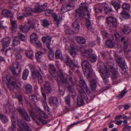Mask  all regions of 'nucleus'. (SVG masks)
<instances>
[{
    "instance_id": "f257e3e1",
    "label": "nucleus",
    "mask_w": 131,
    "mask_h": 131,
    "mask_svg": "<svg viewBox=\"0 0 131 131\" xmlns=\"http://www.w3.org/2000/svg\"><path fill=\"white\" fill-rule=\"evenodd\" d=\"M110 64L108 63H105L103 67L100 66L98 68V70L104 83H108V80L107 77H109L111 76L113 82H115L114 83H117L119 82V74L117 70Z\"/></svg>"
},
{
    "instance_id": "f03ea898",
    "label": "nucleus",
    "mask_w": 131,
    "mask_h": 131,
    "mask_svg": "<svg viewBox=\"0 0 131 131\" xmlns=\"http://www.w3.org/2000/svg\"><path fill=\"white\" fill-rule=\"evenodd\" d=\"M35 110L34 109L32 110L29 111V112L30 115L37 124L40 125L41 123H44L45 121L42 119L41 117L47 118L48 117L47 115L40 110H39L35 113Z\"/></svg>"
},
{
    "instance_id": "7ed1b4c3",
    "label": "nucleus",
    "mask_w": 131,
    "mask_h": 131,
    "mask_svg": "<svg viewBox=\"0 0 131 131\" xmlns=\"http://www.w3.org/2000/svg\"><path fill=\"white\" fill-rule=\"evenodd\" d=\"M10 69L14 77L17 78L18 80V82L20 85L21 82L20 81V74L21 71V67L20 63L16 62L13 63L12 67H10Z\"/></svg>"
},
{
    "instance_id": "20e7f679",
    "label": "nucleus",
    "mask_w": 131,
    "mask_h": 131,
    "mask_svg": "<svg viewBox=\"0 0 131 131\" xmlns=\"http://www.w3.org/2000/svg\"><path fill=\"white\" fill-rule=\"evenodd\" d=\"M77 89L80 94V96L78 97L77 99V105L81 106L84 105V100L87 103H88L90 99H89L84 91L82 89V88L81 86L77 85Z\"/></svg>"
},
{
    "instance_id": "39448f33",
    "label": "nucleus",
    "mask_w": 131,
    "mask_h": 131,
    "mask_svg": "<svg viewBox=\"0 0 131 131\" xmlns=\"http://www.w3.org/2000/svg\"><path fill=\"white\" fill-rule=\"evenodd\" d=\"M1 42L3 47V48L1 50V51L3 54L6 55L7 54V52H9L12 50V48L9 47L8 49L7 48L8 47L11 42V39L8 37L2 39Z\"/></svg>"
},
{
    "instance_id": "423d86ee",
    "label": "nucleus",
    "mask_w": 131,
    "mask_h": 131,
    "mask_svg": "<svg viewBox=\"0 0 131 131\" xmlns=\"http://www.w3.org/2000/svg\"><path fill=\"white\" fill-rule=\"evenodd\" d=\"M81 65L83 68V71L84 75L87 78H89L91 76L92 71V70L89 62L86 60H82L81 62Z\"/></svg>"
},
{
    "instance_id": "0eeeda50",
    "label": "nucleus",
    "mask_w": 131,
    "mask_h": 131,
    "mask_svg": "<svg viewBox=\"0 0 131 131\" xmlns=\"http://www.w3.org/2000/svg\"><path fill=\"white\" fill-rule=\"evenodd\" d=\"M6 112L8 114L11 115V123L16 124V120L14 115L13 113L15 111V108L13 106L11 105L10 103H8L6 105Z\"/></svg>"
},
{
    "instance_id": "6e6552de",
    "label": "nucleus",
    "mask_w": 131,
    "mask_h": 131,
    "mask_svg": "<svg viewBox=\"0 0 131 131\" xmlns=\"http://www.w3.org/2000/svg\"><path fill=\"white\" fill-rule=\"evenodd\" d=\"M114 56L115 59L117 63L119 64L120 67L121 68L124 72H125L126 71V69L125 67L126 63L124 59L116 54H114Z\"/></svg>"
},
{
    "instance_id": "1a4fd4ad",
    "label": "nucleus",
    "mask_w": 131,
    "mask_h": 131,
    "mask_svg": "<svg viewBox=\"0 0 131 131\" xmlns=\"http://www.w3.org/2000/svg\"><path fill=\"white\" fill-rule=\"evenodd\" d=\"M76 0H69L70 2L64 4L61 8V10L63 13L69 11L72 9L74 6L73 1Z\"/></svg>"
},
{
    "instance_id": "9d476101",
    "label": "nucleus",
    "mask_w": 131,
    "mask_h": 131,
    "mask_svg": "<svg viewBox=\"0 0 131 131\" xmlns=\"http://www.w3.org/2000/svg\"><path fill=\"white\" fill-rule=\"evenodd\" d=\"M121 41H124L123 49L125 55H127L130 54L131 52L130 49H128L129 45V39L126 37H122L121 39Z\"/></svg>"
},
{
    "instance_id": "9b49d317",
    "label": "nucleus",
    "mask_w": 131,
    "mask_h": 131,
    "mask_svg": "<svg viewBox=\"0 0 131 131\" xmlns=\"http://www.w3.org/2000/svg\"><path fill=\"white\" fill-rule=\"evenodd\" d=\"M58 75V78L60 81V80L62 81L64 83L66 86L67 88L68 86H69L70 85L68 81V80L67 77L68 75H67L65 74H64L62 72H60L59 73V75ZM60 83H61V82Z\"/></svg>"
},
{
    "instance_id": "f8f14e48",
    "label": "nucleus",
    "mask_w": 131,
    "mask_h": 131,
    "mask_svg": "<svg viewBox=\"0 0 131 131\" xmlns=\"http://www.w3.org/2000/svg\"><path fill=\"white\" fill-rule=\"evenodd\" d=\"M106 22L109 26L113 27L116 29L117 22L115 18L112 17H109L106 19Z\"/></svg>"
},
{
    "instance_id": "ddd939ff",
    "label": "nucleus",
    "mask_w": 131,
    "mask_h": 131,
    "mask_svg": "<svg viewBox=\"0 0 131 131\" xmlns=\"http://www.w3.org/2000/svg\"><path fill=\"white\" fill-rule=\"evenodd\" d=\"M17 123L19 127L21 129H24L26 131H31L29 126L25 122L21 119H18Z\"/></svg>"
},
{
    "instance_id": "4468645a",
    "label": "nucleus",
    "mask_w": 131,
    "mask_h": 131,
    "mask_svg": "<svg viewBox=\"0 0 131 131\" xmlns=\"http://www.w3.org/2000/svg\"><path fill=\"white\" fill-rule=\"evenodd\" d=\"M17 110L19 113L22 117L26 121H29L30 120V117L27 114L25 110L20 107H19L17 109Z\"/></svg>"
},
{
    "instance_id": "2eb2a0df",
    "label": "nucleus",
    "mask_w": 131,
    "mask_h": 131,
    "mask_svg": "<svg viewBox=\"0 0 131 131\" xmlns=\"http://www.w3.org/2000/svg\"><path fill=\"white\" fill-rule=\"evenodd\" d=\"M79 83L82 86V87L80 86L82 88V89L83 90V88L85 90L89 96L90 97H92L93 96V95L92 93H91V92L89 89L88 88V87L87 85H86L85 82L83 78H80V79L79 81ZM79 86H80V85Z\"/></svg>"
},
{
    "instance_id": "dca6fc26",
    "label": "nucleus",
    "mask_w": 131,
    "mask_h": 131,
    "mask_svg": "<svg viewBox=\"0 0 131 131\" xmlns=\"http://www.w3.org/2000/svg\"><path fill=\"white\" fill-rule=\"evenodd\" d=\"M66 49L69 50L70 55L73 57H75L77 53V49L75 47L74 45L71 43L70 46L69 47L66 44L65 46Z\"/></svg>"
},
{
    "instance_id": "f3484780",
    "label": "nucleus",
    "mask_w": 131,
    "mask_h": 131,
    "mask_svg": "<svg viewBox=\"0 0 131 131\" xmlns=\"http://www.w3.org/2000/svg\"><path fill=\"white\" fill-rule=\"evenodd\" d=\"M74 15L75 19L78 20H80L82 17L86 18L85 17V15L83 12L78 8L75 10Z\"/></svg>"
},
{
    "instance_id": "a211bd4d",
    "label": "nucleus",
    "mask_w": 131,
    "mask_h": 131,
    "mask_svg": "<svg viewBox=\"0 0 131 131\" xmlns=\"http://www.w3.org/2000/svg\"><path fill=\"white\" fill-rule=\"evenodd\" d=\"M74 15L75 19L78 20H80L82 17L86 18L85 17V15L83 12L78 8L75 10Z\"/></svg>"
},
{
    "instance_id": "6ab92c4d",
    "label": "nucleus",
    "mask_w": 131,
    "mask_h": 131,
    "mask_svg": "<svg viewBox=\"0 0 131 131\" xmlns=\"http://www.w3.org/2000/svg\"><path fill=\"white\" fill-rule=\"evenodd\" d=\"M49 66L50 69L51 70L50 72L51 75L54 77L56 80L59 83L60 81L58 78V75H56V70L54 65L53 64H49Z\"/></svg>"
},
{
    "instance_id": "aec40b11",
    "label": "nucleus",
    "mask_w": 131,
    "mask_h": 131,
    "mask_svg": "<svg viewBox=\"0 0 131 131\" xmlns=\"http://www.w3.org/2000/svg\"><path fill=\"white\" fill-rule=\"evenodd\" d=\"M52 16L54 20L57 22V25L58 26L62 21V14L59 13L57 14L55 13H53Z\"/></svg>"
},
{
    "instance_id": "412c9836",
    "label": "nucleus",
    "mask_w": 131,
    "mask_h": 131,
    "mask_svg": "<svg viewBox=\"0 0 131 131\" xmlns=\"http://www.w3.org/2000/svg\"><path fill=\"white\" fill-rule=\"evenodd\" d=\"M51 39L52 38L49 36L42 38L43 43L46 45L47 47L49 49H51L50 45Z\"/></svg>"
},
{
    "instance_id": "4be33fe9",
    "label": "nucleus",
    "mask_w": 131,
    "mask_h": 131,
    "mask_svg": "<svg viewBox=\"0 0 131 131\" xmlns=\"http://www.w3.org/2000/svg\"><path fill=\"white\" fill-rule=\"evenodd\" d=\"M102 6L104 8L105 13V14L109 15H113V11L112 9V8L108 7V5L107 3H103L102 4Z\"/></svg>"
},
{
    "instance_id": "5701e85b",
    "label": "nucleus",
    "mask_w": 131,
    "mask_h": 131,
    "mask_svg": "<svg viewBox=\"0 0 131 131\" xmlns=\"http://www.w3.org/2000/svg\"><path fill=\"white\" fill-rule=\"evenodd\" d=\"M18 79H16L15 81H12V85L13 86L12 88H11V85H8V87L10 90L13 91L14 89H19L20 88V86L21 85H20L18 82Z\"/></svg>"
},
{
    "instance_id": "b1692460",
    "label": "nucleus",
    "mask_w": 131,
    "mask_h": 131,
    "mask_svg": "<svg viewBox=\"0 0 131 131\" xmlns=\"http://www.w3.org/2000/svg\"><path fill=\"white\" fill-rule=\"evenodd\" d=\"M14 51V53L15 56V58L17 60H20L22 58V56L19 52H22L23 50L20 48H19L18 49H13Z\"/></svg>"
},
{
    "instance_id": "393cba45",
    "label": "nucleus",
    "mask_w": 131,
    "mask_h": 131,
    "mask_svg": "<svg viewBox=\"0 0 131 131\" xmlns=\"http://www.w3.org/2000/svg\"><path fill=\"white\" fill-rule=\"evenodd\" d=\"M79 20L75 19L73 23L72 24L73 28V31L74 33H78L79 30L80 26L79 24Z\"/></svg>"
},
{
    "instance_id": "a878e982",
    "label": "nucleus",
    "mask_w": 131,
    "mask_h": 131,
    "mask_svg": "<svg viewBox=\"0 0 131 131\" xmlns=\"http://www.w3.org/2000/svg\"><path fill=\"white\" fill-rule=\"evenodd\" d=\"M83 56L86 57L88 56L92 53V50H88L84 48H82L80 50Z\"/></svg>"
},
{
    "instance_id": "bb28decb",
    "label": "nucleus",
    "mask_w": 131,
    "mask_h": 131,
    "mask_svg": "<svg viewBox=\"0 0 131 131\" xmlns=\"http://www.w3.org/2000/svg\"><path fill=\"white\" fill-rule=\"evenodd\" d=\"M32 77L34 79H35L36 77H37L38 82L39 83H41L43 82L42 77L39 71L35 73V75L34 76L32 75Z\"/></svg>"
},
{
    "instance_id": "cd10ccee",
    "label": "nucleus",
    "mask_w": 131,
    "mask_h": 131,
    "mask_svg": "<svg viewBox=\"0 0 131 131\" xmlns=\"http://www.w3.org/2000/svg\"><path fill=\"white\" fill-rule=\"evenodd\" d=\"M45 10V8L43 7V6H39L38 4H37L35 6L34 13H39L44 11Z\"/></svg>"
},
{
    "instance_id": "c85d7f7f",
    "label": "nucleus",
    "mask_w": 131,
    "mask_h": 131,
    "mask_svg": "<svg viewBox=\"0 0 131 131\" xmlns=\"http://www.w3.org/2000/svg\"><path fill=\"white\" fill-rule=\"evenodd\" d=\"M67 88L69 91L70 92V93H71V96L72 98H75L76 95V93L74 88L71 85L67 87Z\"/></svg>"
},
{
    "instance_id": "c756f323",
    "label": "nucleus",
    "mask_w": 131,
    "mask_h": 131,
    "mask_svg": "<svg viewBox=\"0 0 131 131\" xmlns=\"http://www.w3.org/2000/svg\"><path fill=\"white\" fill-rule=\"evenodd\" d=\"M28 66L31 71L32 76H34L35 75V73L38 71V70L36 69L35 66L31 63H30L29 64Z\"/></svg>"
},
{
    "instance_id": "7c9ffc66",
    "label": "nucleus",
    "mask_w": 131,
    "mask_h": 131,
    "mask_svg": "<svg viewBox=\"0 0 131 131\" xmlns=\"http://www.w3.org/2000/svg\"><path fill=\"white\" fill-rule=\"evenodd\" d=\"M34 13V10L31 8H26L24 17H27L30 16L32 13Z\"/></svg>"
},
{
    "instance_id": "2f4dec72",
    "label": "nucleus",
    "mask_w": 131,
    "mask_h": 131,
    "mask_svg": "<svg viewBox=\"0 0 131 131\" xmlns=\"http://www.w3.org/2000/svg\"><path fill=\"white\" fill-rule=\"evenodd\" d=\"M2 14L3 15L8 17L12 18L13 14L9 11L6 9H4L2 11Z\"/></svg>"
},
{
    "instance_id": "473e14b6",
    "label": "nucleus",
    "mask_w": 131,
    "mask_h": 131,
    "mask_svg": "<svg viewBox=\"0 0 131 131\" xmlns=\"http://www.w3.org/2000/svg\"><path fill=\"white\" fill-rule=\"evenodd\" d=\"M75 39L77 42L80 44H84L86 40L85 38L81 36H77Z\"/></svg>"
},
{
    "instance_id": "72a5a7b5",
    "label": "nucleus",
    "mask_w": 131,
    "mask_h": 131,
    "mask_svg": "<svg viewBox=\"0 0 131 131\" xmlns=\"http://www.w3.org/2000/svg\"><path fill=\"white\" fill-rule=\"evenodd\" d=\"M88 4L86 3L81 4L80 7L78 9H80L83 12L87 11L88 9Z\"/></svg>"
},
{
    "instance_id": "f704fd0d",
    "label": "nucleus",
    "mask_w": 131,
    "mask_h": 131,
    "mask_svg": "<svg viewBox=\"0 0 131 131\" xmlns=\"http://www.w3.org/2000/svg\"><path fill=\"white\" fill-rule=\"evenodd\" d=\"M0 119L2 122L5 124L8 121V119L7 117L1 113H0Z\"/></svg>"
},
{
    "instance_id": "c9c22d12",
    "label": "nucleus",
    "mask_w": 131,
    "mask_h": 131,
    "mask_svg": "<svg viewBox=\"0 0 131 131\" xmlns=\"http://www.w3.org/2000/svg\"><path fill=\"white\" fill-rule=\"evenodd\" d=\"M55 57L57 59H60L63 61H64V59L62 57V54L61 51L59 50H57L55 53Z\"/></svg>"
},
{
    "instance_id": "e433bc0d",
    "label": "nucleus",
    "mask_w": 131,
    "mask_h": 131,
    "mask_svg": "<svg viewBox=\"0 0 131 131\" xmlns=\"http://www.w3.org/2000/svg\"><path fill=\"white\" fill-rule=\"evenodd\" d=\"M111 5L113 6L115 9L117 11V12L118 10L121 8L119 4L117 2H114L113 1H111Z\"/></svg>"
},
{
    "instance_id": "4c0bfd02",
    "label": "nucleus",
    "mask_w": 131,
    "mask_h": 131,
    "mask_svg": "<svg viewBox=\"0 0 131 131\" xmlns=\"http://www.w3.org/2000/svg\"><path fill=\"white\" fill-rule=\"evenodd\" d=\"M111 5L113 6L115 9L117 11V12L118 10L121 8L119 4L117 2H114L113 1H111Z\"/></svg>"
},
{
    "instance_id": "58836bf2",
    "label": "nucleus",
    "mask_w": 131,
    "mask_h": 131,
    "mask_svg": "<svg viewBox=\"0 0 131 131\" xmlns=\"http://www.w3.org/2000/svg\"><path fill=\"white\" fill-rule=\"evenodd\" d=\"M120 14L122 17L124 19H128L130 18V14L125 10H123Z\"/></svg>"
},
{
    "instance_id": "ea45409f",
    "label": "nucleus",
    "mask_w": 131,
    "mask_h": 131,
    "mask_svg": "<svg viewBox=\"0 0 131 131\" xmlns=\"http://www.w3.org/2000/svg\"><path fill=\"white\" fill-rule=\"evenodd\" d=\"M105 44L108 47L112 48L115 46V42L111 40H108L106 41Z\"/></svg>"
},
{
    "instance_id": "a19ab883",
    "label": "nucleus",
    "mask_w": 131,
    "mask_h": 131,
    "mask_svg": "<svg viewBox=\"0 0 131 131\" xmlns=\"http://www.w3.org/2000/svg\"><path fill=\"white\" fill-rule=\"evenodd\" d=\"M49 103L51 105H56L57 104L58 101L57 100V98L56 97H51L50 98L49 101Z\"/></svg>"
},
{
    "instance_id": "79ce46f5",
    "label": "nucleus",
    "mask_w": 131,
    "mask_h": 131,
    "mask_svg": "<svg viewBox=\"0 0 131 131\" xmlns=\"http://www.w3.org/2000/svg\"><path fill=\"white\" fill-rule=\"evenodd\" d=\"M19 28L23 32H27L29 30V27L26 25L20 26Z\"/></svg>"
},
{
    "instance_id": "37998d69",
    "label": "nucleus",
    "mask_w": 131,
    "mask_h": 131,
    "mask_svg": "<svg viewBox=\"0 0 131 131\" xmlns=\"http://www.w3.org/2000/svg\"><path fill=\"white\" fill-rule=\"evenodd\" d=\"M26 56L30 59H32L34 57L33 51L31 50L26 51Z\"/></svg>"
},
{
    "instance_id": "c03bdc74",
    "label": "nucleus",
    "mask_w": 131,
    "mask_h": 131,
    "mask_svg": "<svg viewBox=\"0 0 131 131\" xmlns=\"http://www.w3.org/2000/svg\"><path fill=\"white\" fill-rule=\"evenodd\" d=\"M29 98L32 102H37L39 100V98L35 94L29 95Z\"/></svg>"
},
{
    "instance_id": "a18cd8bd",
    "label": "nucleus",
    "mask_w": 131,
    "mask_h": 131,
    "mask_svg": "<svg viewBox=\"0 0 131 131\" xmlns=\"http://www.w3.org/2000/svg\"><path fill=\"white\" fill-rule=\"evenodd\" d=\"M72 70H74L75 69V68H79L80 67L78 65V61H74V63H72L70 65L68 66Z\"/></svg>"
},
{
    "instance_id": "49530a36",
    "label": "nucleus",
    "mask_w": 131,
    "mask_h": 131,
    "mask_svg": "<svg viewBox=\"0 0 131 131\" xmlns=\"http://www.w3.org/2000/svg\"><path fill=\"white\" fill-rule=\"evenodd\" d=\"M10 20L12 27V30L13 31L15 32L16 31L15 29L17 26L16 21L15 20H13L11 19H10Z\"/></svg>"
},
{
    "instance_id": "de8ad7c7",
    "label": "nucleus",
    "mask_w": 131,
    "mask_h": 131,
    "mask_svg": "<svg viewBox=\"0 0 131 131\" xmlns=\"http://www.w3.org/2000/svg\"><path fill=\"white\" fill-rule=\"evenodd\" d=\"M123 31L124 34H127L130 32L131 29L128 25H124Z\"/></svg>"
},
{
    "instance_id": "09e8293b",
    "label": "nucleus",
    "mask_w": 131,
    "mask_h": 131,
    "mask_svg": "<svg viewBox=\"0 0 131 131\" xmlns=\"http://www.w3.org/2000/svg\"><path fill=\"white\" fill-rule=\"evenodd\" d=\"M126 93L127 91L125 88L123 91L120 92L119 94L117 96V97L119 99H120L123 98L126 94Z\"/></svg>"
},
{
    "instance_id": "8fccbe9b",
    "label": "nucleus",
    "mask_w": 131,
    "mask_h": 131,
    "mask_svg": "<svg viewBox=\"0 0 131 131\" xmlns=\"http://www.w3.org/2000/svg\"><path fill=\"white\" fill-rule=\"evenodd\" d=\"M43 54L44 53L43 52L40 51L38 52L36 55V56L37 60L39 61H40Z\"/></svg>"
},
{
    "instance_id": "3c124183",
    "label": "nucleus",
    "mask_w": 131,
    "mask_h": 131,
    "mask_svg": "<svg viewBox=\"0 0 131 131\" xmlns=\"http://www.w3.org/2000/svg\"><path fill=\"white\" fill-rule=\"evenodd\" d=\"M44 89L45 90L48 91H50L51 90L50 83L48 81H46L45 82Z\"/></svg>"
},
{
    "instance_id": "603ef678",
    "label": "nucleus",
    "mask_w": 131,
    "mask_h": 131,
    "mask_svg": "<svg viewBox=\"0 0 131 131\" xmlns=\"http://www.w3.org/2000/svg\"><path fill=\"white\" fill-rule=\"evenodd\" d=\"M42 103L44 110L48 112H49L50 109L48 106L46 101L45 100H43Z\"/></svg>"
},
{
    "instance_id": "864d4df0",
    "label": "nucleus",
    "mask_w": 131,
    "mask_h": 131,
    "mask_svg": "<svg viewBox=\"0 0 131 131\" xmlns=\"http://www.w3.org/2000/svg\"><path fill=\"white\" fill-rule=\"evenodd\" d=\"M42 103L44 110L48 112H49L50 109L48 106L46 101L45 100H43Z\"/></svg>"
},
{
    "instance_id": "5fc2aeb1",
    "label": "nucleus",
    "mask_w": 131,
    "mask_h": 131,
    "mask_svg": "<svg viewBox=\"0 0 131 131\" xmlns=\"http://www.w3.org/2000/svg\"><path fill=\"white\" fill-rule=\"evenodd\" d=\"M20 43V41L17 37H14L13 40L12 45L13 46L18 45Z\"/></svg>"
},
{
    "instance_id": "6e6d98bb",
    "label": "nucleus",
    "mask_w": 131,
    "mask_h": 131,
    "mask_svg": "<svg viewBox=\"0 0 131 131\" xmlns=\"http://www.w3.org/2000/svg\"><path fill=\"white\" fill-rule=\"evenodd\" d=\"M29 73V71L28 69H25L23 72V78L24 80H26L27 78Z\"/></svg>"
},
{
    "instance_id": "4d7b16f0",
    "label": "nucleus",
    "mask_w": 131,
    "mask_h": 131,
    "mask_svg": "<svg viewBox=\"0 0 131 131\" xmlns=\"http://www.w3.org/2000/svg\"><path fill=\"white\" fill-rule=\"evenodd\" d=\"M30 38L31 41H32L33 40H34L35 41L37 40L38 37L36 34L33 33L30 35Z\"/></svg>"
},
{
    "instance_id": "13d9d810",
    "label": "nucleus",
    "mask_w": 131,
    "mask_h": 131,
    "mask_svg": "<svg viewBox=\"0 0 131 131\" xmlns=\"http://www.w3.org/2000/svg\"><path fill=\"white\" fill-rule=\"evenodd\" d=\"M65 101L66 103L68 105L69 107L70 106V95L68 94L65 97Z\"/></svg>"
},
{
    "instance_id": "bf43d9fd",
    "label": "nucleus",
    "mask_w": 131,
    "mask_h": 131,
    "mask_svg": "<svg viewBox=\"0 0 131 131\" xmlns=\"http://www.w3.org/2000/svg\"><path fill=\"white\" fill-rule=\"evenodd\" d=\"M16 129V124H11L8 128L9 131H15Z\"/></svg>"
},
{
    "instance_id": "052dcab7",
    "label": "nucleus",
    "mask_w": 131,
    "mask_h": 131,
    "mask_svg": "<svg viewBox=\"0 0 131 131\" xmlns=\"http://www.w3.org/2000/svg\"><path fill=\"white\" fill-rule=\"evenodd\" d=\"M91 88L93 89H95L96 86V81L94 79H92L89 82Z\"/></svg>"
},
{
    "instance_id": "680f3d73",
    "label": "nucleus",
    "mask_w": 131,
    "mask_h": 131,
    "mask_svg": "<svg viewBox=\"0 0 131 131\" xmlns=\"http://www.w3.org/2000/svg\"><path fill=\"white\" fill-rule=\"evenodd\" d=\"M26 90L28 93H31L32 90V86L30 84H28L25 86Z\"/></svg>"
},
{
    "instance_id": "e2e57ef3",
    "label": "nucleus",
    "mask_w": 131,
    "mask_h": 131,
    "mask_svg": "<svg viewBox=\"0 0 131 131\" xmlns=\"http://www.w3.org/2000/svg\"><path fill=\"white\" fill-rule=\"evenodd\" d=\"M67 64L68 66L70 65L72 63H73L72 60L68 56H67L66 59V60L64 61Z\"/></svg>"
},
{
    "instance_id": "0e129e2a",
    "label": "nucleus",
    "mask_w": 131,
    "mask_h": 131,
    "mask_svg": "<svg viewBox=\"0 0 131 131\" xmlns=\"http://www.w3.org/2000/svg\"><path fill=\"white\" fill-rule=\"evenodd\" d=\"M42 25L44 27L47 28L50 25V23L47 20L44 19L42 21Z\"/></svg>"
},
{
    "instance_id": "69168bd1",
    "label": "nucleus",
    "mask_w": 131,
    "mask_h": 131,
    "mask_svg": "<svg viewBox=\"0 0 131 131\" xmlns=\"http://www.w3.org/2000/svg\"><path fill=\"white\" fill-rule=\"evenodd\" d=\"M88 57L90 60L92 62H95L96 61V56L94 54L89 55Z\"/></svg>"
},
{
    "instance_id": "338daca9",
    "label": "nucleus",
    "mask_w": 131,
    "mask_h": 131,
    "mask_svg": "<svg viewBox=\"0 0 131 131\" xmlns=\"http://www.w3.org/2000/svg\"><path fill=\"white\" fill-rule=\"evenodd\" d=\"M122 7L123 9L129 10L130 9V6L129 4L125 3L123 4Z\"/></svg>"
},
{
    "instance_id": "774afa93",
    "label": "nucleus",
    "mask_w": 131,
    "mask_h": 131,
    "mask_svg": "<svg viewBox=\"0 0 131 131\" xmlns=\"http://www.w3.org/2000/svg\"><path fill=\"white\" fill-rule=\"evenodd\" d=\"M18 37L20 38L22 41H24L26 40V37L24 35L20 33H18Z\"/></svg>"
}]
</instances>
